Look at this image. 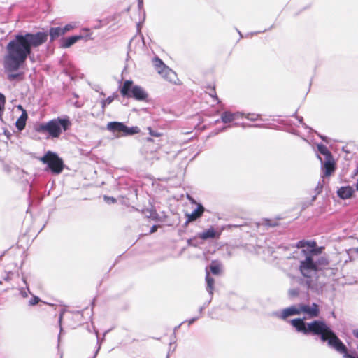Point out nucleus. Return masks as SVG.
<instances>
[{
	"label": "nucleus",
	"mask_w": 358,
	"mask_h": 358,
	"mask_svg": "<svg viewBox=\"0 0 358 358\" xmlns=\"http://www.w3.org/2000/svg\"><path fill=\"white\" fill-rule=\"evenodd\" d=\"M353 192V188L350 186L342 187L337 192L338 196L343 199L350 198Z\"/></svg>",
	"instance_id": "4468645a"
},
{
	"label": "nucleus",
	"mask_w": 358,
	"mask_h": 358,
	"mask_svg": "<svg viewBox=\"0 0 358 358\" xmlns=\"http://www.w3.org/2000/svg\"><path fill=\"white\" fill-rule=\"evenodd\" d=\"M356 189H357V190L358 191V180H357V184H356Z\"/></svg>",
	"instance_id": "a19ab883"
},
{
	"label": "nucleus",
	"mask_w": 358,
	"mask_h": 358,
	"mask_svg": "<svg viewBox=\"0 0 358 358\" xmlns=\"http://www.w3.org/2000/svg\"><path fill=\"white\" fill-rule=\"evenodd\" d=\"M39 301V298L37 296H34L31 300L29 301V303L31 306L36 305Z\"/></svg>",
	"instance_id": "c85d7f7f"
},
{
	"label": "nucleus",
	"mask_w": 358,
	"mask_h": 358,
	"mask_svg": "<svg viewBox=\"0 0 358 358\" xmlns=\"http://www.w3.org/2000/svg\"><path fill=\"white\" fill-rule=\"evenodd\" d=\"M206 281L207 283V291L209 292L210 295L212 296L213 293L214 280L210 276L208 271L206 272Z\"/></svg>",
	"instance_id": "6ab92c4d"
},
{
	"label": "nucleus",
	"mask_w": 358,
	"mask_h": 358,
	"mask_svg": "<svg viewBox=\"0 0 358 358\" xmlns=\"http://www.w3.org/2000/svg\"><path fill=\"white\" fill-rule=\"evenodd\" d=\"M226 128H227V127H225L222 128L220 131H224V129H225Z\"/></svg>",
	"instance_id": "79ce46f5"
},
{
	"label": "nucleus",
	"mask_w": 358,
	"mask_h": 358,
	"mask_svg": "<svg viewBox=\"0 0 358 358\" xmlns=\"http://www.w3.org/2000/svg\"><path fill=\"white\" fill-rule=\"evenodd\" d=\"M235 120L233 113L230 111H224L221 115V121L224 123H229Z\"/></svg>",
	"instance_id": "f3484780"
},
{
	"label": "nucleus",
	"mask_w": 358,
	"mask_h": 358,
	"mask_svg": "<svg viewBox=\"0 0 358 358\" xmlns=\"http://www.w3.org/2000/svg\"><path fill=\"white\" fill-rule=\"evenodd\" d=\"M334 165L330 162H326L324 163V176H328L331 174V173L334 171Z\"/></svg>",
	"instance_id": "aec40b11"
},
{
	"label": "nucleus",
	"mask_w": 358,
	"mask_h": 358,
	"mask_svg": "<svg viewBox=\"0 0 358 358\" xmlns=\"http://www.w3.org/2000/svg\"><path fill=\"white\" fill-rule=\"evenodd\" d=\"M317 150L322 155H323L324 156H325L327 157H328L331 155L327 148L322 144L317 145Z\"/></svg>",
	"instance_id": "4be33fe9"
},
{
	"label": "nucleus",
	"mask_w": 358,
	"mask_h": 358,
	"mask_svg": "<svg viewBox=\"0 0 358 358\" xmlns=\"http://www.w3.org/2000/svg\"><path fill=\"white\" fill-rule=\"evenodd\" d=\"M357 173H358V167H357Z\"/></svg>",
	"instance_id": "de8ad7c7"
},
{
	"label": "nucleus",
	"mask_w": 358,
	"mask_h": 358,
	"mask_svg": "<svg viewBox=\"0 0 358 358\" xmlns=\"http://www.w3.org/2000/svg\"><path fill=\"white\" fill-rule=\"evenodd\" d=\"M27 120V111L25 110H23V112L22 113L20 117L17 120V121L15 122L16 127L20 131H22L25 127Z\"/></svg>",
	"instance_id": "dca6fc26"
},
{
	"label": "nucleus",
	"mask_w": 358,
	"mask_h": 358,
	"mask_svg": "<svg viewBox=\"0 0 358 358\" xmlns=\"http://www.w3.org/2000/svg\"><path fill=\"white\" fill-rule=\"evenodd\" d=\"M356 252L358 253V247L356 248Z\"/></svg>",
	"instance_id": "49530a36"
},
{
	"label": "nucleus",
	"mask_w": 358,
	"mask_h": 358,
	"mask_svg": "<svg viewBox=\"0 0 358 358\" xmlns=\"http://www.w3.org/2000/svg\"><path fill=\"white\" fill-rule=\"evenodd\" d=\"M189 201L192 203H195L197 206V208L193 210L191 213H187L186 216L187 217V222H193L203 215L205 209L204 207L201 203H197L193 199L189 198Z\"/></svg>",
	"instance_id": "9d476101"
},
{
	"label": "nucleus",
	"mask_w": 358,
	"mask_h": 358,
	"mask_svg": "<svg viewBox=\"0 0 358 358\" xmlns=\"http://www.w3.org/2000/svg\"><path fill=\"white\" fill-rule=\"evenodd\" d=\"M220 235V232L216 231L213 227H210L203 232L199 234V237L203 240L208 238H218Z\"/></svg>",
	"instance_id": "ddd939ff"
},
{
	"label": "nucleus",
	"mask_w": 358,
	"mask_h": 358,
	"mask_svg": "<svg viewBox=\"0 0 358 358\" xmlns=\"http://www.w3.org/2000/svg\"><path fill=\"white\" fill-rule=\"evenodd\" d=\"M62 319V314H61L60 316H59V322H61Z\"/></svg>",
	"instance_id": "58836bf2"
},
{
	"label": "nucleus",
	"mask_w": 358,
	"mask_h": 358,
	"mask_svg": "<svg viewBox=\"0 0 358 358\" xmlns=\"http://www.w3.org/2000/svg\"><path fill=\"white\" fill-rule=\"evenodd\" d=\"M107 129L113 132L122 133L124 136L133 135L139 133L138 127H128L122 122H110L107 124Z\"/></svg>",
	"instance_id": "6e6552de"
},
{
	"label": "nucleus",
	"mask_w": 358,
	"mask_h": 358,
	"mask_svg": "<svg viewBox=\"0 0 358 358\" xmlns=\"http://www.w3.org/2000/svg\"><path fill=\"white\" fill-rule=\"evenodd\" d=\"M353 336L358 339V328L352 331Z\"/></svg>",
	"instance_id": "72a5a7b5"
},
{
	"label": "nucleus",
	"mask_w": 358,
	"mask_h": 358,
	"mask_svg": "<svg viewBox=\"0 0 358 358\" xmlns=\"http://www.w3.org/2000/svg\"><path fill=\"white\" fill-rule=\"evenodd\" d=\"M29 292V289L28 287H26L25 288H20V293L21 296L24 298H27L28 296V293Z\"/></svg>",
	"instance_id": "a878e982"
},
{
	"label": "nucleus",
	"mask_w": 358,
	"mask_h": 358,
	"mask_svg": "<svg viewBox=\"0 0 358 358\" xmlns=\"http://www.w3.org/2000/svg\"><path fill=\"white\" fill-rule=\"evenodd\" d=\"M48 34L44 32L17 35L7 45L8 54L5 57L4 65L8 71H16L25 62L31 53V48H36L44 43Z\"/></svg>",
	"instance_id": "f257e3e1"
},
{
	"label": "nucleus",
	"mask_w": 358,
	"mask_h": 358,
	"mask_svg": "<svg viewBox=\"0 0 358 358\" xmlns=\"http://www.w3.org/2000/svg\"><path fill=\"white\" fill-rule=\"evenodd\" d=\"M300 315L299 303L297 305L291 306L286 308L280 312H275L273 313V315L280 318L282 320H286L287 317L294 315Z\"/></svg>",
	"instance_id": "1a4fd4ad"
},
{
	"label": "nucleus",
	"mask_w": 358,
	"mask_h": 358,
	"mask_svg": "<svg viewBox=\"0 0 358 358\" xmlns=\"http://www.w3.org/2000/svg\"><path fill=\"white\" fill-rule=\"evenodd\" d=\"M210 268L211 272L214 275H218V274H220V273L221 271L220 264L218 263H216V262H212V264L210 266Z\"/></svg>",
	"instance_id": "412c9836"
},
{
	"label": "nucleus",
	"mask_w": 358,
	"mask_h": 358,
	"mask_svg": "<svg viewBox=\"0 0 358 358\" xmlns=\"http://www.w3.org/2000/svg\"><path fill=\"white\" fill-rule=\"evenodd\" d=\"M22 280H23V282H24L25 284H27L26 279H25V278H23Z\"/></svg>",
	"instance_id": "37998d69"
},
{
	"label": "nucleus",
	"mask_w": 358,
	"mask_h": 358,
	"mask_svg": "<svg viewBox=\"0 0 358 358\" xmlns=\"http://www.w3.org/2000/svg\"><path fill=\"white\" fill-rule=\"evenodd\" d=\"M212 96L215 99L217 100L218 102H220V101L218 100V98L216 95H212Z\"/></svg>",
	"instance_id": "4c0bfd02"
},
{
	"label": "nucleus",
	"mask_w": 358,
	"mask_h": 358,
	"mask_svg": "<svg viewBox=\"0 0 358 358\" xmlns=\"http://www.w3.org/2000/svg\"><path fill=\"white\" fill-rule=\"evenodd\" d=\"M17 108L20 109V110H22V113L23 112V110H24L21 105H19L17 106Z\"/></svg>",
	"instance_id": "e433bc0d"
},
{
	"label": "nucleus",
	"mask_w": 358,
	"mask_h": 358,
	"mask_svg": "<svg viewBox=\"0 0 358 358\" xmlns=\"http://www.w3.org/2000/svg\"><path fill=\"white\" fill-rule=\"evenodd\" d=\"M357 348H358V347H357Z\"/></svg>",
	"instance_id": "09e8293b"
},
{
	"label": "nucleus",
	"mask_w": 358,
	"mask_h": 358,
	"mask_svg": "<svg viewBox=\"0 0 358 358\" xmlns=\"http://www.w3.org/2000/svg\"><path fill=\"white\" fill-rule=\"evenodd\" d=\"M64 31L62 27H52L50 29V36L51 40H54L59 36L64 35Z\"/></svg>",
	"instance_id": "a211bd4d"
},
{
	"label": "nucleus",
	"mask_w": 358,
	"mask_h": 358,
	"mask_svg": "<svg viewBox=\"0 0 358 358\" xmlns=\"http://www.w3.org/2000/svg\"><path fill=\"white\" fill-rule=\"evenodd\" d=\"M152 135H155V136H157V135L155 134V133L151 134Z\"/></svg>",
	"instance_id": "c03bdc74"
},
{
	"label": "nucleus",
	"mask_w": 358,
	"mask_h": 358,
	"mask_svg": "<svg viewBox=\"0 0 358 358\" xmlns=\"http://www.w3.org/2000/svg\"><path fill=\"white\" fill-rule=\"evenodd\" d=\"M152 135H155V136H157V135L155 134V133L151 134Z\"/></svg>",
	"instance_id": "a18cd8bd"
},
{
	"label": "nucleus",
	"mask_w": 358,
	"mask_h": 358,
	"mask_svg": "<svg viewBox=\"0 0 358 358\" xmlns=\"http://www.w3.org/2000/svg\"><path fill=\"white\" fill-rule=\"evenodd\" d=\"M299 308H300V315L303 313V314H305L306 315V317H305L303 318L292 319V320H290V324L296 329V330L298 332L303 333V334H312L313 335H315V334H313L311 331L308 332V333H304L303 331H299L297 329V328L293 324V322H294V320H301L303 322V323L304 324L305 327H307L308 325V323L306 324L304 322V320L306 319H312V318H315V317H317L319 316V315H320V306H319V305H317L315 303H313L310 305V304H306V303H299ZM315 320L312 321L311 323L315 322ZM320 321L323 322L329 327H330L324 321H323V320H320ZM309 324H310V322H309ZM316 335L318 336L317 334H316Z\"/></svg>",
	"instance_id": "423d86ee"
},
{
	"label": "nucleus",
	"mask_w": 358,
	"mask_h": 358,
	"mask_svg": "<svg viewBox=\"0 0 358 358\" xmlns=\"http://www.w3.org/2000/svg\"><path fill=\"white\" fill-rule=\"evenodd\" d=\"M83 38V36H72L66 38H64L62 43V47L64 48H68L72 45L76 43L78 41Z\"/></svg>",
	"instance_id": "2eb2a0df"
},
{
	"label": "nucleus",
	"mask_w": 358,
	"mask_h": 358,
	"mask_svg": "<svg viewBox=\"0 0 358 358\" xmlns=\"http://www.w3.org/2000/svg\"><path fill=\"white\" fill-rule=\"evenodd\" d=\"M76 27H77L76 22H73V23L68 24L62 28L64 31V34H65L66 32L73 29Z\"/></svg>",
	"instance_id": "b1692460"
},
{
	"label": "nucleus",
	"mask_w": 358,
	"mask_h": 358,
	"mask_svg": "<svg viewBox=\"0 0 358 358\" xmlns=\"http://www.w3.org/2000/svg\"><path fill=\"white\" fill-rule=\"evenodd\" d=\"M306 255L299 257V270L304 279L308 289L319 292L324 283L320 280V276L324 269L329 265L326 257L320 256L321 250H306Z\"/></svg>",
	"instance_id": "f03ea898"
},
{
	"label": "nucleus",
	"mask_w": 358,
	"mask_h": 358,
	"mask_svg": "<svg viewBox=\"0 0 358 358\" xmlns=\"http://www.w3.org/2000/svg\"><path fill=\"white\" fill-rule=\"evenodd\" d=\"M154 66L157 71L158 73H159V70H162L164 66H166L161 59L156 58L153 61Z\"/></svg>",
	"instance_id": "5701e85b"
},
{
	"label": "nucleus",
	"mask_w": 358,
	"mask_h": 358,
	"mask_svg": "<svg viewBox=\"0 0 358 358\" xmlns=\"http://www.w3.org/2000/svg\"><path fill=\"white\" fill-rule=\"evenodd\" d=\"M157 231V227L156 226H152L151 229H150V233H154Z\"/></svg>",
	"instance_id": "c9c22d12"
},
{
	"label": "nucleus",
	"mask_w": 358,
	"mask_h": 358,
	"mask_svg": "<svg viewBox=\"0 0 358 358\" xmlns=\"http://www.w3.org/2000/svg\"><path fill=\"white\" fill-rule=\"evenodd\" d=\"M289 296L294 297L296 296L299 294V289H292L289 291Z\"/></svg>",
	"instance_id": "c756f323"
},
{
	"label": "nucleus",
	"mask_w": 358,
	"mask_h": 358,
	"mask_svg": "<svg viewBox=\"0 0 358 358\" xmlns=\"http://www.w3.org/2000/svg\"><path fill=\"white\" fill-rule=\"evenodd\" d=\"M99 349H100V346H99V348H98L97 350L96 351L95 356H96V354L98 353V351H99Z\"/></svg>",
	"instance_id": "ea45409f"
},
{
	"label": "nucleus",
	"mask_w": 358,
	"mask_h": 358,
	"mask_svg": "<svg viewBox=\"0 0 358 358\" xmlns=\"http://www.w3.org/2000/svg\"><path fill=\"white\" fill-rule=\"evenodd\" d=\"M322 187H323L322 184L320 182H319L317 185L315 187L316 194H319L321 192V191L322 189Z\"/></svg>",
	"instance_id": "2f4dec72"
},
{
	"label": "nucleus",
	"mask_w": 358,
	"mask_h": 358,
	"mask_svg": "<svg viewBox=\"0 0 358 358\" xmlns=\"http://www.w3.org/2000/svg\"><path fill=\"white\" fill-rule=\"evenodd\" d=\"M293 324L299 331L304 333L313 332L315 334L320 335V340L322 343H327V345L334 349L336 352L341 354L343 358H358L350 355L348 349L343 343L339 339L336 334L334 332L331 327L321 321H315L308 324L306 327L301 320H294Z\"/></svg>",
	"instance_id": "7ed1b4c3"
},
{
	"label": "nucleus",
	"mask_w": 358,
	"mask_h": 358,
	"mask_svg": "<svg viewBox=\"0 0 358 358\" xmlns=\"http://www.w3.org/2000/svg\"><path fill=\"white\" fill-rule=\"evenodd\" d=\"M197 320L196 317H194V318H192L190 320H188V324L189 325H191L192 324H193L196 320Z\"/></svg>",
	"instance_id": "f704fd0d"
},
{
	"label": "nucleus",
	"mask_w": 358,
	"mask_h": 358,
	"mask_svg": "<svg viewBox=\"0 0 358 358\" xmlns=\"http://www.w3.org/2000/svg\"><path fill=\"white\" fill-rule=\"evenodd\" d=\"M296 247L299 249H301V257L305 256L306 252L307 251H310L311 249H313L314 250H321V249L316 248V243L315 241H300L297 243Z\"/></svg>",
	"instance_id": "9b49d317"
},
{
	"label": "nucleus",
	"mask_w": 358,
	"mask_h": 358,
	"mask_svg": "<svg viewBox=\"0 0 358 358\" xmlns=\"http://www.w3.org/2000/svg\"><path fill=\"white\" fill-rule=\"evenodd\" d=\"M104 200L108 203H113L116 201V199L113 197L104 196Z\"/></svg>",
	"instance_id": "7c9ffc66"
},
{
	"label": "nucleus",
	"mask_w": 358,
	"mask_h": 358,
	"mask_svg": "<svg viewBox=\"0 0 358 358\" xmlns=\"http://www.w3.org/2000/svg\"><path fill=\"white\" fill-rule=\"evenodd\" d=\"M159 73L169 82L176 83L177 80L176 73L168 66H164L162 70H159Z\"/></svg>",
	"instance_id": "f8f14e48"
},
{
	"label": "nucleus",
	"mask_w": 358,
	"mask_h": 358,
	"mask_svg": "<svg viewBox=\"0 0 358 358\" xmlns=\"http://www.w3.org/2000/svg\"><path fill=\"white\" fill-rule=\"evenodd\" d=\"M40 160L47 164L53 173L59 174L63 170V161L57 154L51 151H48Z\"/></svg>",
	"instance_id": "0eeeda50"
},
{
	"label": "nucleus",
	"mask_w": 358,
	"mask_h": 358,
	"mask_svg": "<svg viewBox=\"0 0 358 358\" xmlns=\"http://www.w3.org/2000/svg\"><path fill=\"white\" fill-rule=\"evenodd\" d=\"M245 117L248 119V120H252V121H255L256 120H257L258 118V115H255V114H247L245 115Z\"/></svg>",
	"instance_id": "cd10ccee"
},
{
	"label": "nucleus",
	"mask_w": 358,
	"mask_h": 358,
	"mask_svg": "<svg viewBox=\"0 0 358 358\" xmlns=\"http://www.w3.org/2000/svg\"><path fill=\"white\" fill-rule=\"evenodd\" d=\"M233 115H234L235 120L242 118L244 116V114L241 112L233 113Z\"/></svg>",
	"instance_id": "473e14b6"
},
{
	"label": "nucleus",
	"mask_w": 358,
	"mask_h": 358,
	"mask_svg": "<svg viewBox=\"0 0 358 358\" xmlns=\"http://www.w3.org/2000/svg\"><path fill=\"white\" fill-rule=\"evenodd\" d=\"M5 104V96L0 93V112L3 109Z\"/></svg>",
	"instance_id": "bb28decb"
},
{
	"label": "nucleus",
	"mask_w": 358,
	"mask_h": 358,
	"mask_svg": "<svg viewBox=\"0 0 358 358\" xmlns=\"http://www.w3.org/2000/svg\"><path fill=\"white\" fill-rule=\"evenodd\" d=\"M122 96L126 98H134L137 101H144L148 97L145 90L138 85H134L132 80H125L120 87Z\"/></svg>",
	"instance_id": "39448f33"
},
{
	"label": "nucleus",
	"mask_w": 358,
	"mask_h": 358,
	"mask_svg": "<svg viewBox=\"0 0 358 358\" xmlns=\"http://www.w3.org/2000/svg\"><path fill=\"white\" fill-rule=\"evenodd\" d=\"M71 125V122L68 117L56 118L49 122L41 124L38 131L40 132H48L52 138H58L62 131H66Z\"/></svg>",
	"instance_id": "20e7f679"
},
{
	"label": "nucleus",
	"mask_w": 358,
	"mask_h": 358,
	"mask_svg": "<svg viewBox=\"0 0 358 358\" xmlns=\"http://www.w3.org/2000/svg\"><path fill=\"white\" fill-rule=\"evenodd\" d=\"M113 96H108L106 99L103 100L101 101L102 108H104L106 105L110 104L113 102Z\"/></svg>",
	"instance_id": "393cba45"
}]
</instances>
